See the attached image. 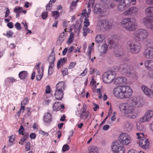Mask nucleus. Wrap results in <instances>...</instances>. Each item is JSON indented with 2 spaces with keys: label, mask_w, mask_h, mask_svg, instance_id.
Segmentation results:
<instances>
[{
  "label": "nucleus",
  "mask_w": 153,
  "mask_h": 153,
  "mask_svg": "<svg viewBox=\"0 0 153 153\" xmlns=\"http://www.w3.org/2000/svg\"><path fill=\"white\" fill-rule=\"evenodd\" d=\"M145 13L148 16H153V7L150 6L147 7L145 9Z\"/></svg>",
  "instance_id": "nucleus-27"
},
{
  "label": "nucleus",
  "mask_w": 153,
  "mask_h": 153,
  "mask_svg": "<svg viewBox=\"0 0 153 153\" xmlns=\"http://www.w3.org/2000/svg\"><path fill=\"white\" fill-rule=\"evenodd\" d=\"M64 34L65 33L64 32L61 33L60 34L59 37L58 38L57 41H59L60 42H62L64 40Z\"/></svg>",
  "instance_id": "nucleus-41"
},
{
  "label": "nucleus",
  "mask_w": 153,
  "mask_h": 153,
  "mask_svg": "<svg viewBox=\"0 0 153 153\" xmlns=\"http://www.w3.org/2000/svg\"><path fill=\"white\" fill-rule=\"evenodd\" d=\"M52 6V2L51 1V0H50L49 1V3L48 4H47V7H46V9L47 10H50L51 9Z\"/></svg>",
  "instance_id": "nucleus-56"
},
{
  "label": "nucleus",
  "mask_w": 153,
  "mask_h": 153,
  "mask_svg": "<svg viewBox=\"0 0 153 153\" xmlns=\"http://www.w3.org/2000/svg\"><path fill=\"white\" fill-rule=\"evenodd\" d=\"M114 82L117 85L125 84L126 82V79L123 77H118L115 80Z\"/></svg>",
  "instance_id": "nucleus-22"
},
{
  "label": "nucleus",
  "mask_w": 153,
  "mask_h": 153,
  "mask_svg": "<svg viewBox=\"0 0 153 153\" xmlns=\"http://www.w3.org/2000/svg\"><path fill=\"white\" fill-rule=\"evenodd\" d=\"M89 153H98V149L94 146H92L89 148Z\"/></svg>",
  "instance_id": "nucleus-36"
},
{
  "label": "nucleus",
  "mask_w": 153,
  "mask_h": 153,
  "mask_svg": "<svg viewBox=\"0 0 153 153\" xmlns=\"http://www.w3.org/2000/svg\"><path fill=\"white\" fill-rule=\"evenodd\" d=\"M62 72L63 76L66 75L68 74V69L65 68H62Z\"/></svg>",
  "instance_id": "nucleus-50"
},
{
  "label": "nucleus",
  "mask_w": 153,
  "mask_h": 153,
  "mask_svg": "<svg viewBox=\"0 0 153 153\" xmlns=\"http://www.w3.org/2000/svg\"><path fill=\"white\" fill-rule=\"evenodd\" d=\"M28 103V99L27 98L24 99L21 102V105L24 106Z\"/></svg>",
  "instance_id": "nucleus-53"
},
{
  "label": "nucleus",
  "mask_w": 153,
  "mask_h": 153,
  "mask_svg": "<svg viewBox=\"0 0 153 153\" xmlns=\"http://www.w3.org/2000/svg\"><path fill=\"white\" fill-rule=\"evenodd\" d=\"M76 65V62H71L69 65L68 68L69 69H72Z\"/></svg>",
  "instance_id": "nucleus-60"
},
{
  "label": "nucleus",
  "mask_w": 153,
  "mask_h": 153,
  "mask_svg": "<svg viewBox=\"0 0 153 153\" xmlns=\"http://www.w3.org/2000/svg\"><path fill=\"white\" fill-rule=\"evenodd\" d=\"M23 136V137L22 138V140L23 141H25L28 138L29 133L27 132H24L23 134H22Z\"/></svg>",
  "instance_id": "nucleus-46"
},
{
  "label": "nucleus",
  "mask_w": 153,
  "mask_h": 153,
  "mask_svg": "<svg viewBox=\"0 0 153 153\" xmlns=\"http://www.w3.org/2000/svg\"><path fill=\"white\" fill-rule=\"evenodd\" d=\"M36 134L34 133H31L30 135V137L31 139H35L36 137Z\"/></svg>",
  "instance_id": "nucleus-62"
},
{
  "label": "nucleus",
  "mask_w": 153,
  "mask_h": 153,
  "mask_svg": "<svg viewBox=\"0 0 153 153\" xmlns=\"http://www.w3.org/2000/svg\"><path fill=\"white\" fill-rule=\"evenodd\" d=\"M15 26L16 29L18 30H20L22 28L20 24L18 22H17L15 24Z\"/></svg>",
  "instance_id": "nucleus-55"
},
{
  "label": "nucleus",
  "mask_w": 153,
  "mask_h": 153,
  "mask_svg": "<svg viewBox=\"0 0 153 153\" xmlns=\"http://www.w3.org/2000/svg\"><path fill=\"white\" fill-rule=\"evenodd\" d=\"M52 15L56 19L59 16V13L57 11H54L52 12Z\"/></svg>",
  "instance_id": "nucleus-48"
},
{
  "label": "nucleus",
  "mask_w": 153,
  "mask_h": 153,
  "mask_svg": "<svg viewBox=\"0 0 153 153\" xmlns=\"http://www.w3.org/2000/svg\"><path fill=\"white\" fill-rule=\"evenodd\" d=\"M13 35V32L11 31H9L7 32L6 36L8 37H10L12 36Z\"/></svg>",
  "instance_id": "nucleus-61"
},
{
  "label": "nucleus",
  "mask_w": 153,
  "mask_h": 153,
  "mask_svg": "<svg viewBox=\"0 0 153 153\" xmlns=\"http://www.w3.org/2000/svg\"><path fill=\"white\" fill-rule=\"evenodd\" d=\"M151 88L152 91L145 85H143L141 87V89L144 94L150 98L153 97V84L151 85Z\"/></svg>",
  "instance_id": "nucleus-17"
},
{
  "label": "nucleus",
  "mask_w": 153,
  "mask_h": 153,
  "mask_svg": "<svg viewBox=\"0 0 153 153\" xmlns=\"http://www.w3.org/2000/svg\"><path fill=\"white\" fill-rule=\"evenodd\" d=\"M51 89L49 85L47 86L46 87L45 93L47 94H49L51 92Z\"/></svg>",
  "instance_id": "nucleus-57"
},
{
  "label": "nucleus",
  "mask_w": 153,
  "mask_h": 153,
  "mask_svg": "<svg viewBox=\"0 0 153 153\" xmlns=\"http://www.w3.org/2000/svg\"><path fill=\"white\" fill-rule=\"evenodd\" d=\"M108 44L110 45L111 48H112L114 49L115 50L114 53L116 54V56L119 57L121 56L122 53L121 52H119V51H118L117 52L116 51V50H117V49L118 48L119 46L117 45V44L113 40V39H112L111 38L109 39ZM119 51L120 50H119Z\"/></svg>",
  "instance_id": "nucleus-14"
},
{
  "label": "nucleus",
  "mask_w": 153,
  "mask_h": 153,
  "mask_svg": "<svg viewBox=\"0 0 153 153\" xmlns=\"http://www.w3.org/2000/svg\"><path fill=\"white\" fill-rule=\"evenodd\" d=\"M82 30L83 31V34L84 36H85L87 34V33H89V29L87 27H84L83 28Z\"/></svg>",
  "instance_id": "nucleus-45"
},
{
  "label": "nucleus",
  "mask_w": 153,
  "mask_h": 153,
  "mask_svg": "<svg viewBox=\"0 0 153 153\" xmlns=\"http://www.w3.org/2000/svg\"><path fill=\"white\" fill-rule=\"evenodd\" d=\"M24 129L23 126H21L19 130V135L23 134V133H24Z\"/></svg>",
  "instance_id": "nucleus-54"
},
{
  "label": "nucleus",
  "mask_w": 153,
  "mask_h": 153,
  "mask_svg": "<svg viewBox=\"0 0 153 153\" xmlns=\"http://www.w3.org/2000/svg\"><path fill=\"white\" fill-rule=\"evenodd\" d=\"M143 55L146 59H153V47H149L145 49Z\"/></svg>",
  "instance_id": "nucleus-12"
},
{
  "label": "nucleus",
  "mask_w": 153,
  "mask_h": 153,
  "mask_svg": "<svg viewBox=\"0 0 153 153\" xmlns=\"http://www.w3.org/2000/svg\"><path fill=\"white\" fill-rule=\"evenodd\" d=\"M94 11V13L97 14L105 12L106 10L102 6H100L99 4H97L95 5Z\"/></svg>",
  "instance_id": "nucleus-19"
},
{
  "label": "nucleus",
  "mask_w": 153,
  "mask_h": 153,
  "mask_svg": "<svg viewBox=\"0 0 153 153\" xmlns=\"http://www.w3.org/2000/svg\"><path fill=\"white\" fill-rule=\"evenodd\" d=\"M27 76V72L26 71H22L19 74V77L21 79H24Z\"/></svg>",
  "instance_id": "nucleus-33"
},
{
  "label": "nucleus",
  "mask_w": 153,
  "mask_h": 153,
  "mask_svg": "<svg viewBox=\"0 0 153 153\" xmlns=\"http://www.w3.org/2000/svg\"><path fill=\"white\" fill-rule=\"evenodd\" d=\"M69 147L67 144L64 145L62 147V151L63 152H65L69 150Z\"/></svg>",
  "instance_id": "nucleus-51"
},
{
  "label": "nucleus",
  "mask_w": 153,
  "mask_h": 153,
  "mask_svg": "<svg viewBox=\"0 0 153 153\" xmlns=\"http://www.w3.org/2000/svg\"><path fill=\"white\" fill-rule=\"evenodd\" d=\"M64 94L63 91L55 89L54 96L56 100H61L63 98Z\"/></svg>",
  "instance_id": "nucleus-21"
},
{
  "label": "nucleus",
  "mask_w": 153,
  "mask_h": 153,
  "mask_svg": "<svg viewBox=\"0 0 153 153\" xmlns=\"http://www.w3.org/2000/svg\"><path fill=\"white\" fill-rule=\"evenodd\" d=\"M31 148L30 143L29 142L26 143L25 145V150L26 151H29Z\"/></svg>",
  "instance_id": "nucleus-49"
},
{
  "label": "nucleus",
  "mask_w": 153,
  "mask_h": 153,
  "mask_svg": "<svg viewBox=\"0 0 153 153\" xmlns=\"http://www.w3.org/2000/svg\"><path fill=\"white\" fill-rule=\"evenodd\" d=\"M128 48L130 52L133 53H137L140 51L142 46L140 43L136 42L129 44Z\"/></svg>",
  "instance_id": "nucleus-8"
},
{
  "label": "nucleus",
  "mask_w": 153,
  "mask_h": 153,
  "mask_svg": "<svg viewBox=\"0 0 153 153\" xmlns=\"http://www.w3.org/2000/svg\"><path fill=\"white\" fill-rule=\"evenodd\" d=\"M94 0H90L89 2L88 3V10L87 13V15H86V18H88L89 17V15L90 14L91 10V5L93 6L94 3Z\"/></svg>",
  "instance_id": "nucleus-31"
},
{
  "label": "nucleus",
  "mask_w": 153,
  "mask_h": 153,
  "mask_svg": "<svg viewBox=\"0 0 153 153\" xmlns=\"http://www.w3.org/2000/svg\"><path fill=\"white\" fill-rule=\"evenodd\" d=\"M105 39V36L102 34L97 35L95 38V41L98 43L102 42Z\"/></svg>",
  "instance_id": "nucleus-34"
},
{
  "label": "nucleus",
  "mask_w": 153,
  "mask_h": 153,
  "mask_svg": "<svg viewBox=\"0 0 153 153\" xmlns=\"http://www.w3.org/2000/svg\"><path fill=\"white\" fill-rule=\"evenodd\" d=\"M66 62L67 58L64 57L62 59H60L57 62V68H60Z\"/></svg>",
  "instance_id": "nucleus-29"
},
{
  "label": "nucleus",
  "mask_w": 153,
  "mask_h": 153,
  "mask_svg": "<svg viewBox=\"0 0 153 153\" xmlns=\"http://www.w3.org/2000/svg\"><path fill=\"white\" fill-rule=\"evenodd\" d=\"M41 64V62H40L38 63H37L36 65L35 66L34 68V71L33 72L31 75V79L32 80H33L36 76V70H39V69H44L43 67H42L41 68H40L39 66Z\"/></svg>",
  "instance_id": "nucleus-25"
},
{
  "label": "nucleus",
  "mask_w": 153,
  "mask_h": 153,
  "mask_svg": "<svg viewBox=\"0 0 153 153\" xmlns=\"http://www.w3.org/2000/svg\"><path fill=\"white\" fill-rule=\"evenodd\" d=\"M60 104L59 102H56L53 105V109L54 111H58L59 110Z\"/></svg>",
  "instance_id": "nucleus-39"
},
{
  "label": "nucleus",
  "mask_w": 153,
  "mask_h": 153,
  "mask_svg": "<svg viewBox=\"0 0 153 153\" xmlns=\"http://www.w3.org/2000/svg\"><path fill=\"white\" fill-rule=\"evenodd\" d=\"M118 141L122 145H127L131 142V140L129 135L126 133H123L120 135Z\"/></svg>",
  "instance_id": "nucleus-9"
},
{
  "label": "nucleus",
  "mask_w": 153,
  "mask_h": 153,
  "mask_svg": "<svg viewBox=\"0 0 153 153\" xmlns=\"http://www.w3.org/2000/svg\"><path fill=\"white\" fill-rule=\"evenodd\" d=\"M140 146L145 149H147L149 146V143L147 139L146 138L142 139L139 141Z\"/></svg>",
  "instance_id": "nucleus-18"
},
{
  "label": "nucleus",
  "mask_w": 153,
  "mask_h": 153,
  "mask_svg": "<svg viewBox=\"0 0 153 153\" xmlns=\"http://www.w3.org/2000/svg\"><path fill=\"white\" fill-rule=\"evenodd\" d=\"M74 33L73 32L71 33L67 41V42L68 44L71 43L74 40Z\"/></svg>",
  "instance_id": "nucleus-40"
},
{
  "label": "nucleus",
  "mask_w": 153,
  "mask_h": 153,
  "mask_svg": "<svg viewBox=\"0 0 153 153\" xmlns=\"http://www.w3.org/2000/svg\"><path fill=\"white\" fill-rule=\"evenodd\" d=\"M89 114V111L86 110V105H84L80 110V113L77 115L80 116L81 118L85 119L88 117Z\"/></svg>",
  "instance_id": "nucleus-13"
},
{
  "label": "nucleus",
  "mask_w": 153,
  "mask_h": 153,
  "mask_svg": "<svg viewBox=\"0 0 153 153\" xmlns=\"http://www.w3.org/2000/svg\"><path fill=\"white\" fill-rule=\"evenodd\" d=\"M133 90L129 86H119L113 90L114 96L119 99H124L130 98L133 94Z\"/></svg>",
  "instance_id": "nucleus-2"
},
{
  "label": "nucleus",
  "mask_w": 153,
  "mask_h": 153,
  "mask_svg": "<svg viewBox=\"0 0 153 153\" xmlns=\"http://www.w3.org/2000/svg\"><path fill=\"white\" fill-rule=\"evenodd\" d=\"M123 2L128 7L131 5H135L136 0H124Z\"/></svg>",
  "instance_id": "nucleus-32"
},
{
  "label": "nucleus",
  "mask_w": 153,
  "mask_h": 153,
  "mask_svg": "<svg viewBox=\"0 0 153 153\" xmlns=\"http://www.w3.org/2000/svg\"><path fill=\"white\" fill-rule=\"evenodd\" d=\"M47 17L48 13L46 12H44L42 15V17L43 19H46Z\"/></svg>",
  "instance_id": "nucleus-63"
},
{
  "label": "nucleus",
  "mask_w": 153,
  "mask_h": 153,
  "mask_svg": "<svg viewBox=\"0 0 153 153\" xmlns=\"http://www.w3.org/2000/svg\"><path fill=\"white\" fill-rule=\"evenodd\" d=\"M148 36V33L146 30L140 29L135 31L134 34V37L136 40L146 39Z\"/></svg>",
  "instance_id": "nucleus-7"
},
{
  "label": "nucleus",
  "mask_w": 153,
  "mask_h": 153,
  "mask_svg": "<svg viewBox=\"0 0 153 153\" xmlns=\"http://www.w3.org/2000/svg\"><path fill=\"white\" fill-rule=\"evenodd\" d=\"M141 100L136 97H132L125 102L120 104L119 105L120 111L125 117L130 118L135 117V111L136 107H141L143 104Z\"/></svg>",
  "instance_id": "nucleus-1"
},
{
  "label": "nucleus",
  "mask_w": 153,
  "mask_h": 153,
  "mask_svg": "<svg viewBox=\"0 0 153 153\" xmlns=\"http://www.w3.org/2000/svg\"><path fill=\"white\" fill-rule=\"evenodd\" d=\"M143 24L149 29L153 31V18L149 16H146L142 20Z\"/></svg>",
  "instance_id": "nucleus-10"
},
{
  "label": "nucleus",
  "mask_w": 153,
  "mask_h": 153,
  "mask_svg": "<svg viewBox=\"0 0 153 153\" xmlns=\"http://www.w3.org/2000/svg\"><path fill=\"white\" fill-rule=\"evenodd\" d=\"M43 120L45 123H50L52 121L51 114L49 112L45 113L43 116Z\"/></svg>",
  "instance_id": "nucleus-23"
},
{
  "label": "nucleus",
  "mask_w": 153,
  "mask_h": 153,
  "mask_svg": "<svg viewBox=\"0 0 153 153\" xmlns=\"http://www.w3.org/2000/svg\"><path fill=\"white\" fill-rule=\"evenodd\" d=\"M8 137L9 139V141L10 143H12V144L10 145L9 144V146H10L15 140V136L14 135H12L11 136L9 137Z\"/></svg>",
  "instance_id": "nucleus-42"
},
{
  "label": "nucleus",
  "mask_w": 153,
  "mask_h": 153,
  "mask_svg": "<svg viewBox=\"0 0 153 153\" xmlns=\"http://www.w3.org/2000/svg\"><path fill=\"white\" fill-rule=\"evenodd\" d=\"M115 71H108L104 73L102 77L103 82L105 83H110L112 82L116 77Z\"/></svg>",
  "instance_id": "nucleus-5"
},
{
  "label": "nucleus",
  "mask_w": 153,
  "mask_h": 153,
  "mask_svg": "<svg viewBox=\"0 0 153 153\" xmlns=\"http://www.w3.org/2000/svg\"><path fill=\"white\" fill-rule=\"evenodd\" d=\"M7 81L9 83L15 82L16 80L13 77H9L7 78Z\"/></svg>",
  "instance_id": "nucleus-58"
},
{
  "label": "nucleus",
  "mask_w": 153,
  "mask_h": 153,
  "mask_svg": "<svg viewBox=\"0 0 153 153\" xmlns=\"http://www.w3.org/2000/svg\"><path fill=\"white\" fill-rule=\"evenodd\" d=\"M136 135L137 136V138L138 139H140L142 138V139H144L145 138L144 137V133L142 132H139L136 133Z\"/></svg>",
  "instance_id": "nucleus-44"
},
{
  "label": "nucleus",
  "mask_w": 153,
  "mask_h": 153,
  "mask_svg": "<svg viewBox=\"0 0 153 153\" xmlns=\"http://www.w3.org/2000/svg\"><path fill=\"white\" fill-rule=\"evenodd\" d=\"M44 69H39L37 71V74L36 76V78L37 81H40L43 76Z\"/></svg>",
  "instance_id": "nucleus-28"
},
{
  "label": "nucleus",
  "mask_w": 153,
  "mask_h": 153,
  "mask_svg": "<svg viewBox=\"0 0 153 153\" xmlns=\"http://www.w3.org/2000/svg\"><path fill=\"white\" fill-rule=\"evenodd\" d=\"M108 47V45L106 43L102 45L101 47V54H104L106 53L107 51Z\"/></svg>",
  "instance_id": "nucleus-37"
},
{
  "label": "nucleus",
  "mask_w": 153,
  "mask_h": 153,
  "mask_svg": "<svg viewBox=\"0 0 153 153\" xmlns=\"http://www.w3.org/2000/svg\"><path fill=\"white\" fill-rule=\"evenodd\" d=\"M111 149L114 153H124L125 151V147L118 140L112 143Z\"/></svg>",
  "instance_id": "nucleus-6"
},
{
  "label": "nucleus",
  "mask_w": 153,
  "mask_h": 153,
  "mask_svg": "<svg viewBox=\"0 0 153 153\" xmlns=\"http://www.w3.org/2000/svg\"><path fill=\"white\" fill-rule=\"evenodd\" d=\"M153 116V111L148 110L144 116L140 120V122L144 123L149 121Z\"/></svg>",
  "instance_id": "nucleus-11"
},
{
  "label": "nucleus",
  "mask_w": 153,
  "mask_h": 153,
  "mask_svg": "<svg viewBox=\"0 0 153 153\" xmlns=\"http://www.w3.org/2000/svg\"><path fill=\"white\" fill-rule=\"evenodd\" d=\"M121 24L126 30L129 31H134L137 28L135 21L130 18H125L123 19Z\"/></svg>",
  "instance_id": "nucleus-3"
},
{
  "label": "nucleus",
  "mask_w": 153,
  "mask_h": 153,
  "mask_svg": "<svg viewBox=\"0 0 153 153\" xmlns=\"http://www.w3.org/2000/svg\"><path fill=\"white\" fill-rule=\"evenodd\" d=\"M146 4L149 5H153V0H145Z\"/></svg>",
  "instance_id": "nucleus-64"
},
{
  "label": "nucleus",
  "mask_w": 153,
  "mask_h": 153,
  "mask_svg": "<svg viewBox=\"0 0 153 153\" xmlns=\"http://www.w3.org/2000/svg\"><path fill=\"white\" fill-rule=\"evenodd\" d=\"M5 10H6V11L5 12V17L6 18L9 16L10 12L9 9L8 8L5 7Z\"/></svg>",
  "instance_id": "nucleus-59"
},
{
  "label": "nucleus",
  "mask_w": 153,
  "mask_h": 153,
  "mask_svg": "<svg viewBox=\"0 0 153 153\" xmlns=\"http://www.w3.org/2000/svg\"><path fill=\"white\" fill-rule=\"evenodd\" d=\"M138 11V9L137 7H131L128 10L124 11L123 14L125 16H130L133 15L134 16L137 14Z\"/></svg>",
  "instance_id": "nucleus-15"
},
{
  "label": "nucleus",
  "mask_w": 153,
  "mask_h": 153,
  "mask_svg": "<svg viewBox=\"0 0 153 153\" xmlns=\"http://www.w3.org/2000/svg\"><path fill=\"white\" fill-rule=\"evenodd\" d=\"M146 68L149 70L153 69V61L151 60H146L144 63Z\"/></svg>",
  "instance_id": "nucleus-24"
},
{
  "label": "nucleus",
  "mask_w": 153,
  "mask_h": 153,
  "mask_svg": "<svg viewBox=\"0 0 153 153\" xmlns=\"http://www.w3.org/2000/svg\"><path fill=\"white\" fill-rule=\"evenodd\" d=\"M85 21L84 22V24L85 27H87L90 25V22L88 18H86V17L85 19Z\"/></svg>",
  "instance_id": "nucleus-52"
},
{
  "label": "nucleus",
  "mask_w": 153,
  "mask_h": 153,
  "mask_svg": "<svg viewBox=\"0 0 153 153\" xmlns=\"http://www.w3.org/2000/svg\"><path fill=\"white\" fill-rule=\"evenodd\" d=\"M14 11L16 13H22V8L20 7H16L14 9Z\"/></svg>",
  "instance_id": "nucleus-47"
},
{
  "label": "nucleus",
  "mask_w": 153,
  "mask_h": 153,
  "mask_svg": "<svg viewBox=\"0 0 153 153\" xmlns=\"http://www.w3.org/2000/svg\"><path fill=\"white\" fill-rule=\"evenodd\" d=\"M77 3V2L76 1H73L72 2L70 7V8L71 11H72L73 10L74 8V7L76 6Z\"/></svg>",
  "instance_id": "nucleus-43"
},
{
  "label": "nucleus",
  "mask_w": 153,
  "mask_h": 153,
  "mask_svg": "<svg viewBox=\"0 0 153 153\" xmlns=\"http://www.w3.org/2000/svg\"><path fill=\"white\" fill-rule=\"evenodd\" d=\"M66 88L65 82L60 81L58 82L55 86V89L64 92Z\"/></svg>",
  "instance_id": "nucleus-20"
},
{
  "label": "nucleus",
  "mask_w": 153,
  "mask_h": 153,
  "mask_svg": "<svg viewBox=\"0 0 153 153\" xmlns=\"http://www.w3.org/2000/svg\"><path fill=\"white\" fill-rule=\"evenodd\" d=\"M119 70L122 73L126 74H131L134 72L133 67L131 65L130 62H126L121 64Z\"/></svg>",
  "instance_id": "nucleus-4"
},
{
  "label": "nucleus",
  "mask_w": 153,
  "mask_h": 153,
  "mask_svg": "<svg viewBox=\"0 0 153 153\" xmlns=\"http://www.w3.org/2000/svg\"><path fill=\"white\" fill-rule=\"evenodd\" d=\"M54 63H49V66L48 74L49 75H51L52 74L53 71V68L54 67Z\"/></svg>",
  "instance_id": "nucleus-38"
},
{
  "label": "nucleus",
  "mask_w": 153,
  "mask_h": 153,
  "mask_svg": "<svg viewBox=\"0 0 153 153\" xmlns=\"http://www.w3.org/2000/svg\"><path fill=\"white\" fill-rule=\"evenodd\" d=\"M97 26L101 29H110L111 27V25L109 24L108 21L106 20L99 21L97 23Z\"/></svg>",
  "instance_id": "nucleus-16"
},
{
  "label": "nucleus",
  "mask_w": 153,
  "mask_h": 153,
  "mask_svg": "<svg viewBox=\"0 0 153 153\" xmlns=\"http://www.w3.org/2000/svg\"><path fill=\"white\" fill-rule=\"evenodd\" d=\"M55 60V54L54 50L53 49L52 50L51 53L48 57V61L49 63H52L54 62Z\"/></svg>",
  "instance_id": "nucleus-30"
},
{
  "label": "nucleus",
  "mask_w": 153,
  "mask_h": 153,
  "mask_svg": "<svg viewBox=\"0 0 153 153\" xmlns=\"http://www.w3.org/2000/svg\"><path fill=\"white\" fill-rule=\"evenodd\" d=\"M124 127L128 131H129L132 129L133 125L131 123L126 122L124 124Z\"/></svg>",
  "instance_id": "nucleus-35"
},
{
  "label": "nucleus",
  "mask_w": 153,
  "mask_h": 153,
  "mask_svg": "<svg viewBox=\"0 0 153 153\" xmlns=\"http://www.w3.org/2000/svg\"><path fill=\"white\" fill-rule=\"evenodd\" d=\"M128 8V7L123 2H120L117 7V10L120 11H123Z\"/></svg>",
  "instance_id": "nucleus-26"
}]
</instances>
